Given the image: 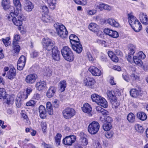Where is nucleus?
Here are the masks:
<instances>
[{"instance_id": "nucleus-10", "label": "nucleus", "mask_w": 148, "mask_h": 148, "mask_svg": "<svg viewBox=\"0 0 148 148\" xmlns=\"http://www.w3.org/2000/svg\"><path fill=\"white\" fill-rule=\"evenodd\" d=\"M26 61V58L23 56L19 58L17 63V69L18 70H22L24 67Z\"/></svg>"}, {"instance_id": "nucleus-16", "label": "nucleus", "mask_w": 148, "mask_h": 148, "mask_svg": "<svg viewBox=\"0 0 148 148\" xmlns=\"http://www.w3.org/2000/svg\"><path fill=\"white\" fill-rule=\"evenodd\" d=\"M85 85L87 86L92 88L95 82V80L92 78L88 77L84 80Z\"/></svg>"}, {"instance_id": "nucleus-5", "label": "nucleus", "mask_w": 148, "mask_h": 148, "mask_svg": "<svg viewBox=\"0 0 148 148\" xmlns=\"http://www.w3.org/2000/svg\"><path fill=\"white\" fill-rule=\"evenodd\" d=\"M42 44L44 48L47 51L52 50L55 47H56L54 46V42L49 38H43Z\"/></svg>"}, {"instance_id": "nucleus-11", "label": "nucleus", "mask_w": 148, "mask_h": 148, "mask_svg": "<svg viewBox=\"0 0 148 148\" xmlns=\"http://www.w3.org/2000/svg\"><path fill=\"white\" fill-rule=\"evenodd\" d=\"M23 5L24 9L27 12H31L34 8L33 3L29 1L25 0L23 1Z\"/></svg>"}, {"instance_id": "nucleus-45", "label": "nucleus", "mask_w": 148, "mask_h": 148, "mask_svg": "<svg viewBox=\"0 0 148 148\" xmlns=\"http://www.w3.org/2000/svg\"><path fill=\"white\" fill-rule=\"evenodd\" d=\"M7 95L5 89L3 88H0V99L5 98Z\"/></svg>"}, {"instance_id": "nucleus-40", "label": "nucleus", "mask_w": 148, "mask_h": 148, "mask_svg": "<svg viewBox=\"0 0 148 148\" xmlns=\"http://www.w3.org/2000/svg\"><path fill=\"white\" fill-rule=\"evenodd\" d=\"M91 97L92 101L95 102L97 103L100 99H101V97L99 95L94 94L92 95Z\"/></svg>"}, {"instance_id": "nucleus-41", "label": "nucleus", "mask_w": 148, "mask_h": 148, "mask_svg": "<svg viewBox=\"0 0 148 148\" xmlns=\"http://www.w3.org/2000/svg\"><path fill=\"white\" fill-rule=\"evenodd\" d=\"M136 130L138 132L142 133L144 131V130L142 126L139 124H136L135 126Z\"/></svg>"}, {"instance_id": "nucleus-1", "label": "nucleus", "mask_w": 148, "mask_h": 148, "mask_svg": "<svg viewBox=\"0 0 148 148\" xmlns=\"http://www.w3.org/2000/svg\"><path fill=\"white\" fill-rule=\"evenodd\" d=\"M129 22L133 30L136 32H139L142 29L140 23L133 15L132 12L127 15Z\"/></svg>"}, {"instance_id": "nucleus-35", "label": "nucleus", "mask_w": 148, "mask_h": 148, "mask_svg": "<svg viewBox=\"0 0 148 148\" xmlns=\"http://www.w3.org/2000/svg\"><path fill=\"white\" fill-rule=\"evenodd\" d=\"M60 90L61 92L64 91L66 86V83L65 80L61 81L60 83Z\"/></svg>"}, {"instance_id": "nucleus-39", "label": "nucleus", "mask_w": 148, "mask_h": 148, "mask_svg": "<svg viewBox=\"0 0 148 148\" xmlns=\"http://www.w3.org/2000/svg\"><path fill=\"white\" fill-rule=\"evenodd\" d=\"M13 3L14 5L19 10H20L21 8V5L19 0H13Z\"/></svg>"}, {"instance_id": "nucleus-61", "label": "nucleus", "mask_w": 148, "mask_h": 148, "mask_svg": "<svg viewBox=\"0 0 148 148\" xmlns=\"http://www.w3.org/2000/svg\"><path fill=\"white\" fill-rule=\"evenodd\" d=\"M138 57L143 59L145 58V55L142 51H140L138 53Z\"/></svg>"}, {"instance_id": "nucleus-8", "label": "nucleus", "mask_w": 148, "mask_h": 148, "mask_svg": "<svg viewBox=\"0 0 148 148\" xmlns=\"http://www.w3.org/2000/svg\"><path fill=\"white\" fill-rule=\"evenodd\" d=\"M76 138V136L74 135L67 136L63 140V143L65 145L71 146L75 142Z\"/></svg>"}, {"instance_id": "nucleus-23", "label": "nucleus", "mask_w": 148, "mask_h": 148, "mask_svg": "<svg viewBox=\"0 0 148 148\" xmlns=\"http://www.w3.org/2000/svg\"><path fill=\"white\" fill-rule=\"evenodd\" d=\"M56 88L54 86H51L48 89L47 92V96L48 98H51L55 94Z\"/></svg>"}, {"instance_id": "nucleus-57", "label": "nucleus", "mask_w": 148, "mask_h": 148, "mask_svg": "<svg viewBox=\"0 0 148 148\" xmlns=\"http://www.w3.org/2000/svg\"><path fill=\"white\" fill-rule=\"evenodd\" d=\"M41 97V95L37 93H35L33 97V98L36 100H39Z\"/></svg>"}, {"instance_id": "nucleus-30", "label": "nucleus", "mask_w": 148, "mask_h": 148, "mask_svg": "<svg viewBox=\"0 0 148 148\" xmlns=\"http://www.w3.org/2000/svg\"><path fill=\"white\" fill-rule=\"evenodd\" d=\"M28 96V95L26 92H20L18 94L17 98L19 100L22 101L27 99Z\"/></svg>"}, {"instance_id": "nucleus-48", "label": "nucleus", "mask_w": 148, "mask_h": 148, "mask_svg": "<svg viewBox=\"0 0 148 148\" xmlns=\"http://www.w3.org/2000/svg\"><path fill=\"white\" fill-rule=\"evenodd\" d=\"M122 77L127 82H129L130 80V77L129 75L126 72L122 74Z\"/></svg>"}, {"instance_id": "nucleus-64", "label": "nucleus", "mask_w": 148, "mask_h": 148, "mask_svg": "<svg viewBox=\"0 0 148 148\" xmlns=\"http://www.w3.org/2000/svg\"><path fill=\"white\" fill-rule=\"evenodd\" d=\"M36 103L33 100H30L27 103L26 105L27 106H31L34 105Z\"/></svg>"}, {"instance_id": "nucleus-6", "label": "nucleus", "mask_w": 148, "mask_h": 148, "mask_svg": "<svg viewBox=\"0 0 148 148\" xmlns=\"http://www.w3.org/2000/svg\"><path fill=\"white\" fill-rule=\"evenodd\" d=\"M100 125L97 121H93L88 126V130L89 132L91 134L97 133L99 130Z\"/></svg>"}, {"instance_id": "nucleus-58", "label": "nucleus", "mask_w": 148, "mask_h": 148, "mask_svg": "<svg viewBox=\"0 0 148 148\" xmlns=\"http://www.w3.org/2000/svg\"><path fill=\"white\" fill-rule=\"evenodd\" d=\"M104 119L105 123H111L112 121V118L109 116H106L105 118Z\"/></svg>"}, {"instance_id": "nucleus-12", "label": "nucleus", "mask_w": 148, "mask_h": 148, "mask_svg": "<svg viewBox=\"0 0 148 148\" xmlns=\"http://www.w3.org/2000/svg\"><path fill=\"white\" fill-rule=\"evenodd\" d=\"M38 78L37 75L35 74H30L27 75L25 78V81L28 84H33L34 83Z\"/></svg>"}, {"instance_id": "nucleus-60", "label": "nucleus", "mask_w": 148, "mask_h": 148, "mask_svg": "<svg viewBox=\"0 0 148 148\" xmlns=\"http://www.w3.org/2000/svg\"><path fill=\"white\" fill-rule=\"evenodd\" d=\"M112 31V29H110L108 28H105L104 30V32L106 34L110 36V35H111V32Z\"/></svg>"}, {"instance_id": "nucleus-17", "label": "nucleus", "mask_w": 148, "mask_h": 148, "mask_svg": "<svg viewBox=\"0 0 148 148\" xmlns=\"http://www.w3.org/2000/svg\"><path fill=\"white\" fill-rule=\"evenodd\" d=\"M82 111L84 113L90 114L92 110L91 106L88 103H84L82 107Z\"/></svg>"}, {"instance_id": "nucleus-56", "label": "nucleus", "mask_w": 148, "mask_h": 148, "mask_svg": "<svg viewBox=\"0 0 148 148\" xmlns=\"http://www.w3.org/2000/svg\"><path fill=\"white\" fill-rule=\"evenodd\" d=\"M110 36L113 38H117L119 36L118 33L116 31L112 30Z\"/></svg>"}, {"instance_id": "nucleus-36", "label": "nucleus", "mask_w": 148, "mask_h": 148, "mask_svg": "<svg viewBox=\"0 0 148 148\" xmlns=\"http://www.w3.org/2000/svg\"><path fill=\"white\" fill-rule=\"evenodd\" d=\"M47 2L50 8L53 10L55 8L56 0H48Z\"/></svg>"}, {"instance_id": "nucleus-53", "label": "nucleus", "mask_w": 148, "mask_h": 148, "mask_svg": "<svg viewBox=\"0 0 148 148\" xmlns=\"http://www.w3.org/2000/svg\"><path fill=\"white\" fill-rule=\"evenodd\" d=\"M97 12L96 9H92L88 10L87 11V14L88 15L92 16L95 15Z\"/></svg>"}, {"instance_id": "nucleus-2", "label": "nucleus", "mask_w": 148, "mask_h": 148, "mask_svg": "<svg viewBox=\"0 0 148 148\" xmlns=\"http://www.w3.org/2000/svg\"><path fill=\"white\" fill-rule=\"evenodd\" d=\"M10 15L12 17L13 23L16 26H20L22 24V21L24 20V17L23 14L19 13L16 11L11 12Z\"/></svg>"}, {"instance_id": "nucleus-55", "label": "nucleus", "mask_w": 148, "mask_h": 148, "mask_svg": "<svg viewBox=\"0 0 148 148\" xmlns=\"http://www.w3.org/2000/svg\"><path fill=\"white\" fill-rule=\"evenodd\" d=\"M45 75L50 77L52 75V71L49 68H47L45 70Z\"/></svg>"}, {"instance_id": "nucleus-43", "label": "nucleus", "mask_w": 148, "mask_h": 148, "mask_svg": "<svg viewBox=\"0 0 148 148\" xmlns=\"http://www.w3.org/2000/svg\"><path fill=\"white\" fill-rule=\"evenodd\" d=\"M50 18V17L47 14H45L44 15L42 14L41 20L44 22L47 23L49 22Z\"/></svg>"}, {"instance_id": "nucleus-34", "label": "nucleus", "mask_w": 148, "mask_h": 148, "mask_svg": "<svg viewBox=\"0 0 148 148\" xmlns=\"http://www.w3.org/2000/svg\"><path fill=\"white\" fill-rule=\"evenodd\" d=\"M136 49V46L132 44H130L129 45L128 54L133 55L135 53V50Z\"/></svg>"}, {"instance_id": "nucleus-62", "label": "nucleus", "mask_w": 148, "mask_h": 148, "mask_svg": "<svg viewBox=\"0 0 148 148\" xmlns=\"http://www.w3.org/2000/svg\"><path fill=\"white\" fill-rule=\"evenodd\" d=\"M112 8L109 5L104 3L103 10H106L108 11L111 10Z\"/></svg>"}, {"instance_id": "nucleus-38", "label": "nucleus", "mask_w": 148, "mask_h": 148, "mask_svg": "<svg viewBox=\"0 0 148 148\" xmlns=\"http://www.w3.org/2000/svg\"><path fill=\"white\" fill-rule=\"evenodd\" d=\"M62 135L60 133H58L55 137V142L57 146L60 145Z\"/></svg>"}, {"instance_id": "nucleus-14", "label": "nucleus", "mask_w": 148, "mask_h": 148, "mask_svg": "<svg viewBox=\"0 0 148 148\" xmlns=\"http://www.w3.org/2000/svg\"><path fill=\"white\" fill-rule=\"evenodd\" d=\"M52 57L56 61H59L60 59V52L57 47H55L52 51Z\"/></svg>"}, {"instance_id": "nucleus-15", "label": "nucleus", "mask_w": 148, "mask_h": 148, "mask_svg": "<svg viewBox=\"0 0 148 148\" xmlns=\"http://www.w3.org/2000/svg\"><path fill=\"white\" fill-rule=\"evenodd\" d=\"M35 87L37 90L39 91L45 90L46 88V83L45 81H40L36 83Z\"/></svg>"}, {"instance_id": "nucleus-18", "label": "nucleus", "mask_w": 148, "mask_h": 148, "mask_svg": "<svg viewBox=\"0 0 148 148\" xmlns=\"http://www.w3.org/2000/svg\"><path fill=\"white\" fill-rule=\"evenodd\" d=\"M139 18L143 24L145 25L148 24V19L146 13L141 12L140 14Z\"/></svg>"}, {"instance_id": "nucleus-50", "label": "nucleus", "mask_w": 148, "mask_h": 148, "mask_svg": "<svg viewBox=\"0 0 148 148\" xmlns=\"http://www.w3.org/2000/svg\"><path fill=\"white\" fill-rule=\"evenodd\" d=\"M10 38L9 37H7L5 39L2 38V39L3 43L5 46H7L10 45V42L9 41Z\"/></svg>"}, {"instance_id": "nucleus-4", "label": "nucleus", "mask_w": 148, "mask_h": 148, "mask_svg": "<svg viewBox=\"0 0 148 148\" xmlns=\"http://www.w3.org/2000/svg\"><path fill=\"white\" fill-rule=\"evenodd\" d=\"M61 52L64 59L69 62L73 61L74 55L71 49L67 46L64 47L61 49Z\"/></svg>"}, {"instance_id": "nucleus-51", "label": "nucleus", "mask_w": 148, "mask_h": 148, "mask_svg": "<svg viewBox=\"0 0 148 148\" xmlns=\"http://www.w3.org/2000/svg\"><path fill=\"white\" fill-rule=\"evenodd\" d=\"M130 77L132 80H138L139 79V77L134 73L132 74Z\"/></svg>"}, {"instance_id": "nucleus-25", "label": "nucleus", "mask_w": 148, "mask_h": 148, "mask_svg": "<svg viewBox=\"0 0 148 148\" xmlns=\"http://www.w3.org/2000/svg\"><path fill=\"white\" fill-rule=\"evenodd\" d=\"M89 29L94 32H97L98 30L99 27L94 23H91L88 26Z\"/></svg>"}, {"instance_id": "nucleus-49", "label": "nucleus", "mask_w": 148, "mask_h": 148, "mask_svg": "<svg viewBox=\"0 0 148 148\" xmlns=\"http://www.w3.org/2000/svg\"><path fill=\"white\" fill-rule=\"evenodd\" d=\"M14 46V50L15 52L18 53L20 50V46L18 45L17 43H15L14 44V43H13Z\"/></svg>"}, {"instance_id": "nucleus-52", "label": "nucleus", "mask_w": 148, "mask_h": 148, "mask_svg": "<svg viewBox=\"0 0 148 148\" xmlns=\"http://www.w3.org/2000/svg\"><path fill=\"white\" fill-rule=\"evenodd\" d=\"M14 38L13 43H14V44H15V43H17V42L19 41L20 39V36L18 34H14Z\"/></svg>"}, {"instance_id": "nucleus-33", "label": "nucleus", "mask_w": 148, "mask_h": 148, "mask_svg": "<svg viewBox=\"0 0 148 148\" xmlns=\"http://www.w3.org/2000/svg\"><path fill=\"white\" fill-rule=\"evenodd\" d=\"M133 61L138 66L142 67V66L143 62L141 60L139 59L136 56H134L133 58Z\"/></svg>"}, {"instance_id": "nucleus-21", "label": "nucleus", "mask_w": 148, "mask_h": 148, "mask_svg": "<svg viewBox=\"0 0 148 148\" xmlns=\"http://www.w3.org/2000/svg\"><path fill=\"white\" fill-rule=\"evenodd\" d=\"M16 75V70L13 67L11 68L7 73L9 79H12L15 77Z\"/></svg>"}, {"instance_id": "nucleus-28", "label": "nucleus", "mask_w": 148, "mask_h": 148, "mask_svg": "<svg viewBox=\"0 0 148 148\" xmlns=\"http://www.w3.org/2000/svg\"><path fill=\"white\" fill-rule=\"evenodd\" d=\"M46 111L47 112L49 115L53 114V111L52 105L50 102H48L46 104Z\"/></svg>"}, {"instance_id": "nucleus-42", "label": "nucleus", "mask_w": 148, "mask_h": 148, "mask_svg": "<svg viewBox=\"0 0 148 148\" xmlns=\"http://www.w3.org/2000/svg\"><path fill=\"white\" fill-rule=\"evenodd\" d=\"M127 119L129 122L132 123L135 121V116L132 113H130L127 115Z\"/></svg>"}, {"instance_id": "nucleus-31", "label": "nucleus", "mask_w": 148, "mask_h": 148, "mask_svg": "<svg viewBox=\"0 0 148 148\" xmlns=\"http://www.w3.org/2000/svg\"><path fill=\"white\" fill-rule=\"evenodd\" d=\"M140 91L136 89H132L130 91L131 96L133 97H137L140 94Z\"/></svg>"}, {"instance_id": "nucleus-37", "label": "nucleus", "mask_w": 148, "mask_h": 148, "mask_svg": "<svg viewBox=\"0 0 148 148\" xmlns=\"http://www.w3.org/2000/svg\"><path fill=\"white\" fill-rule=\"evenodd\" d=\"M104 3L101 2H96L95 5V9H98L100 11L103 10Z\"/></svg>"}, {"instance_id": "nucleus-24", "label": "nucleus", "mask_w": 148, "mask_h": 148, "mask_svg": "<svg viewBox=\"0 0 148 148\" xmlns=\"http://www.w3.org/2000/svg\"><path fill=\"white\" fill-rule=\"evenodd\" d=\"M137 117L139 119L142 121H144L147 119L146 114L143 112H138L136 115Z\"/></svg>"}, {"instance_id": "nucleus-9", "label": "nucleus", "mask_w": 148, "mask_h": 148, "mask_svg": "<svg viewBox=\"0 0 148 148\" xmlns=\"http://www.w3.org/2000/svg\"><path fill=\"white\" fill-rule=\"evenodd\" d=\"M10 0H2L1 5L5 10L9 9L11 12H14V7L10 6Z\"/></svg>"}, {"instance_id": "nucleus-13", "label": "nucleus", "mask_w": 148, "mask_h": 148, "mask_svg": "<svg viewBox=\"0 0 148 148\" xmlns=\"http://www.w3.org/2000/svg\"><path fill=\"white\" fill-rule=\"evenodd\" d=\"M89 71L93 76H99L102 74L101 71L95 66H91L89 69Z\"/></svg>"}, {"instance_id": "nucleus-32", "label": "nucleus", "mask_w": 148, "mask_h": 148, "mask_svg": "<svg viewBox=\"0 0 148 148\" xmlns=\"http://www.w3.org/2000/svg\"><path fill=\"white\" fill-rule=\"evenodd\" d=\"M97 111L99 113H101L104 115H108L109 112L100 106H98L96 108Z\"/></svg>"}, {"instance_id": "nucleus-29", "label": "nucleus", "mask_w": 148, "mask_h": 148, "mask_svg": "<svg viewBox=\"0 0 148 148\" xmlns=\"http://www.w3.org/2000/svg\"><path fill=\"white\" fill-rule=\"evenodd\" d=\"M108 97L110 101L115 100L116 97L115 95L114 92L113 91H108L107 92Z\"/></svg>"}, {"instance_id": "nucleus-19", "label": "nucleus", "mask_w": 148, "mask_h": 148, "mask_svg": "<svg viewBox=\"0 0 148 148\" xmlns=\"http://www.w3.org/2000/svg\"><path fill=\"white\" fill-rule=\"evenodd\" d=\"M47 111L45 110V107L42 106H40L39 108V112L40 117L42 119L45 118L46 116V112Z\"/></svg>"}, {"instance_id": "nucleus-54", "label": "nucleus", "mask_w": 148, "mask_h": 148, "mask_svg": "<svg viewBox=\"0 0 148 148\" xmlns=\"http://www.w3.org/2000/svg\"><path fill=\"white\" fill-rule=\"evenodd\" d=\"M79 39L78 37L76 36L73 40L70 41V42L72 45H73L77 43V42H79Z\"/></svg>"}, {"instance_id": "nucleus-59", "label": "nucleus", "mask_w": 148, "mask_h": 148, "mask_svg": "<svg viewBox=\"0 0 148 148\" xmlns=\"http://www.w3.org/2000/svg\"><path fill=\"white\" fill-rule=\"evenodd\" d=\"M113 134L112 132H108L105 134V135L107 138H110L113 136Z\"/></svg>"}, {"instance_id": "nucleus-20", "label": "nucleus", "mask_w": 148, "mask_h": 148, "mask_svg": "<svg viewBox=\"0 0 148 148\" xmlns=\"http://www.w3.org/2000/svg\"><path fill=\"white\" fill-rule=\"evenodd\" d=\"M73 49L77 53H80L82 50V47L81 44L79 42L72 45Z\"/></svg>"}, {"instance_id": "nucleus-22", "label": "nucleus", "mask_w": 148, "mask_h": 148, "mask_svg": "<svg viewBox=\"0 0 148 148\" xmlns=\"http://www.w3.org/2000/svg\"><path fill=\"white\" fill-rule=\"evenodd\" d=\"M4 99V102L8 105H12L13 103L14 98L12 96L7 95Z\"/></svg>"}, {"instance_id": "nucleus-44", "label": "nucleus", "mask_w": 148, "mask_h": 148, "mask_svg": "<svg viewBox=\"0 0 148 148\" xmlns=\"http://www.w3.org/2000/svg\"><path fill=\"white\" fill-rule=\"evenodd\" d=\"M103 129L105 131L109 130L112 127V125L110 123H105L103 124Z\"/></svg>"}, {"instance_id": "nucleus-3", "label": "nucleus", "mask_w": 148, "mask_h": 148, "mask_svg": "<svg viewBox=\"0 0 148 148\" xmlns=\"http://www.w3.org/2000/svg\"><path fill=\"white\" fill-rule=\"evenodd\" d=\"M57 34L62 38H66L68 36V32L65 27L62 24L56 23L54 25Z\"/></svg>"}, {"instance_id": "nucleus-27", "label": "nucleus", "mask_w": 148, "mask_h": 148, "mask_svg": "<svg viewBox=\"0 0 148 148\" xmlns=\"http://www.w3.org/2000/svg\"><path fill=\"white\" fill-rule=\"evenodd\" d=\"M97 104L104 108L108 107V104L106 100L103 98L101 97L98 101Z\"/></svg>"}, {"instance_id": "nucleus-46", "label": "nucleus", "mask_w": 148, "mask_h": 148, "mask_svg": "<svg viewBox=\"0 0 148 148\" xmlns=\"http://www.w3.org/2000/svg\"><path fill=\"white\" fill-rule=\"evenodd\" d=\"M111 101L113 108L115 109L118 108L120 105L119 102L117 101L116 99L115 100H112Z\"/></svg>"}, {"instance_id": "nucleus-26", "label": "nucleus", "mask_w": 148, "mask_h": 148, "mask_svg": "<svg viewBox=\"0 0 148 148\" xmlns=\"http://www.w3.org/2000/svg\"><path fill=\"white\" fill-rule=\"evenodd\" d=\"M107 23L113 27H118L119 26V23L112 18H109L107 21Z\"/></svg>"}, {"instance_id": "nucleus-63", "label": "nucleus", "mask_w": 148, "mask_h": 148, "mask_svg": "<svg viewBox=\"0 0 148 148\" xmlns=\"http://www.w3.org/2000/svg\"><path fill=\"white\" fill-rule=\"evenodd\" d=\"M42 12H43L45 14H47L48 13V9L47 6L45 5L42 6Z\"/></svg>"}, {"instance_id": "nucleus-7", "label": "nucleus", "mask_w": 148, "mask_h": 148, "mask_svg": "<svg viewBox=\"0 0 148 148\" xmlns=\"http://www.w3.org/2000/svg\"><path fill=\"white\" fill-rule=\"evenodd\" d=\"M76 112L73 108H67L62 111V114L64 117L66 119H70L73 117L75 114Z\"/></svg>"}, {"instance_id": "nucleus-47", "label": "nucleus", "mask_w": 148, "mask_h": 148, "mask_svg": "<svg viewBox=\"0 0 148 148\" xmlns=\"http://www.w3.org/2000/svg\"><path fill=\"white\" fill-rule=\"evenodd\" d=\"M47 125L46 122L42 121L41 123V126L42 130L44 133H45L47 130Z\"/></svg>"}]
</instances>
